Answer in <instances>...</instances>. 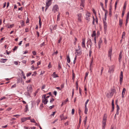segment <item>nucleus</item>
Wrapping results in <instances>:
<instances>
[{"label":"nucleus","instance_id":"1","mask_svg":"<svg viewBox=\"0 0 129 129\" xmlns=\"http://www.w3.org/2000/svg\"><path fill=\"white\" fill-rule=\"evenodd\" d=\"M107 115L106 114L104 115L102 121V129H105V126L106 125V121L107 120Z\"/></svg>","mask_w":129,"mask_h":129},{"label":"nucleus","instance_id":"2","mask_svg":"<svg viewBox=\"0 0 129 129\" xmlns=\"http://www.w3.org/2000/svg\"><path fill=\"white\" fill-rule=\"evenodd\" d=\"M80 49V47L79 46H78V49L75 50L76 52L75 53L76 55L79 56L80 55L82 54V50Z\"/></svg>","mask_w":129,"mask_h":129},{"label":"nucleus","instance_id":"3","mask_svg":"<svg viewBox=\"0 0 129 129\" xmlns=\"http://www.w3.org/2000/svg\"><path fill=\"white\" fill-rule=\"evenodd\" d=\"M27 93L28 94H30L33 91L32 87L31 85H28L27 87Z\"/></svg>","mask_w":129,"mask_h":129},{"label":"nucleus","instance_id":"4","mask_svg":"<svg viewBox=\"0 0 129 129\" xmlns=\"http://www.w3.org/2000/svg\"><path fill=\"white\" fill-rule=\"evenodd\" d=\"M46 94H44L42 96V102L45 105L47 104L48 102V99L46 98Z\"/></svg>","mask_w":129,"mask_h":129},{"label":"nucleus","instance_id":"5","mask_svg":"<svg viewBox=\"0 0 129 129\" xmlns=\"http://www.w3.org/2000/svg\"><path fill=\"white\" fill-rule=\"evenodd\" d=\"M77 17L78 21L79 22H81L82 21V14L80 13L77 15Z\"/></svg>","mask_w":129,"mask_h":129},{"label":"nucleus","instance_id":"6","mask_svg":"<svg viewBox=\"0 0 129 129\" xmlns=\"http://www.w3.org/2000/svg\"><path fill=\"white\" fill-rule=\"evenodd\" d=\"M90 13L88 12H87L86 13L85 19L87 20L88 21H90Z\"/></svg>","mask_w":129,"mask_h":129},{"label":"nucleus","instance_id":"7","mask_svg":"<svg viewBox=\"0 0 129 129\" xmlns=\"http://www.w3.org/2000/svg\"><path fill=\"white\" fill-rule=\"evenodd\" d=\"M58 6L56 5H55L53 7L52 9V11L54 13L56 11H57L58 10Z\"/></svg>","mask_w":129,"mask_h":129},{"label":"nucleus","instance_id":"8","mask_svg":"<svg viewBox=\"0 0 129 129\" xmlns=\"http://www.w3.org/2000/svg\"><path fill=\"white\" fill-rule=\"evenodd\" d=\"M112 51V49L111 48L109 49L108 52V57H110V59L111 60Z\"/></svg>","mask_w":129,"mask_h":129},{"label":"nucleus","instance_id":"9","mask_svg":"<svg viewBox=\"0 0 129 129\" xmlns=\"http://www.w3.org/2000/svg\"><path fill=\"white\" fill-rule=\"evenodd\" d=\"M53 0H47L46 2V5L48 7L50 6L52 4Z\"/></svg>","mask_w":129,"mask_h":129},{"label":"nucleus","instance_id":"10","mask_svg":"<svg viewBox=\"0 0 129 129\" xmlns=\"http://www.w3.org/2000/svg\"><path fill=\"white\" fill-rule=\"evenodd\" d=\"M88 45H90V47L91 48L92 45V43L91 42V40L90 39H89L88 40L87 42V46Z\"/></svg>","mask_w":129,"mask_h":129},{"label":"nucleus","instance_id":"11","mask_svg":"<svg viewBox=\"0 0 129 129\" xmlns=\"http://www.w3.org/2000/svg\"><path fill=\"white\" fill-rule=\"evenodd\" d=\"M103 22L104 29L105 30H106L107 27V23L104 20H103Z\"/></svg>","mask_w":129,"mask_h":129},{"label":"nucleus","instance_id":"12","mask_svg":"<svg viewBox=\"0 0 129 129\" xmlns=\"http://www.w3.org/2000/svg\"><path fill=\"white\" fill-rule=\"evenodd\" d=\"M85 39H82V47L84 48L85 47Z\"/></svg>","mask_w":129,"mask_h":129},{"label":"nucleus","instance_id":"13","mask_svg":"<svg viewBox=\"0 0 129 129\" xmlns=\"http://www.w3.org/2000/svg\"><path fill=\"white\" fill-rule=\"evenodd\" d=\"M126 91V89L125 88H124L123 89V90L122 92V98L124 97V95L125 94V92Z\"/></svg>","mask_w":129,"mask_h":129},{"label":"nucleus","instance_id":"14","mask_svg":"<svg viewBox=\"0 0 129 129\" xmlns=\"http://www.w3.org/2000/svg\"><path fill=\"white\" fill-rule=\"evenodd\" d=\"M85 0H81V3L80 4V6L84 7V3Z\"/></svg>","mask_w":129,"mask_h":129},{"label":"nucleus","instance_id":"15","mask_svg":"<svg viewBox=\"0 0 129 129\" xmlns=\"http://www.w3.org/2000/svg\"><path fill=\"white\" fill-rule=\"evenodd\" d=\"M52 76L54 78L58 77V76L56 74V73L55 72H53V73L52 74Z\"/></svg>","mask_w":129,"mask_h":129},{"label":"nucleus","instance_id":"16","mask_svg":"<svg viewBox=\"0 0 129 129\" xmlns=\"http://www.w3.org/2000/svg\"><path fill=\"white\" fill-rule=\"evenodd\" d=\"M105 17H104V19L105 20V21H106V18L107 17V15L108 14V11L106 10H105Z\"/></svg>","mask_w":129,"mask_h":129},{"label":"nucleus","instance_id":"17","mask_svg":"<svg viewBox=\"0 0 129 129\" xmlns=\"http://www.w3.org/2000/svg\"><path fill=\"white\" fill-rule=\"evenodd\" d=\"M102 42V41L101 40V39H100L99 41L98 42V46L99 47V48H100V46L101 45V44Z\"/></svg>","mask_w":129,"mask_h":129},{"label":"nucleus","instance_id":"18","mask_svg":"<svg viewBox=\"0 0 129 129\" xmlns=\"http://www.w3.org/2000/svg\"><path fill=\"white\" fill-rule=\"evenodd\" d=\"M93 63V59H91V62H90V70L91 71V70L92 68V63Z\"/></svg>","mask_w":129,"mask_h":129},{"label":"nucleus","instance_id":"19","mask_svg":"<svg viewBox=\"0 0 129 129\" xmlns=\"http://www.w3.org/2000/svg\"><path fill=\"white\" fill-rule=\"evenodd\" d=\"M126 5V2H125L124 4L122 11H125V9Z\"/></svg>","mask_w":129,"mask_h":129},{"label":"nucleus","instance_id":"20","mask_svg":"<svg viewBox=\"0 0 129 129\" xmlns=\"http://www.w3.org/2000/svg\"><path fill=\"white\" fill-rule=\"evenodd\" d=\"M96 32L95 31H93L92 33V34L91 36L93 37H95V36H96Z\"/></svg>","mask_w":129,"mask_h":129},{"label":"nucleus","instance_id":"21","mask_svg":"<svg viewBox=\"0 0 129 129\" xmlns=\"http://www.w3.org/2000/svg\"><path fill=\"white\" fill-rule=\"evenodd\" d=\"M112 111H113L114 108V100H112Z\"/></svg>","mask_w":129,"mask_h":129},{"label":"nucleus","instance_id":"22","mask_svg":"<svg viewBox=\"0 0 129 129\" xmlns=\"http://www.w3.org/2000/svg\"><path fill=\"white\" fill-rule=\"evenodd\" d=\"M114 69L112 68H109L108 72L111 73L114 71Z\"/></svg>","mask_w":129,"mask_h":129},{"label":"nucleus","instance_id":"23","mask_svg":"<svg viewBox=\"0 0 129 129\" xmlns=\"http://www.w3.org/2000/svg\"><path fill=\"white\" fill-rule=\"evenodd\" d=\"M67 59L68 62L69 63L70 62V60L69 56V55L67 56Z\"/></svg>","mask_w":129,"mask_h":129},{"label":"nucleus","instance_id":"24","mask_svg":"<svg viewBox=\"0 0 129 129\" xmlns=\"http://www.w3.org/2000/svg\"><path fill=\"white\" fill-rule=\"evenodd\" d=\"M85 108L84 113L85 114H87L88 111V109L87 106H85Z\"/></svg>","mask_w":129,"mask_h":129},{"label":"nucleus","instance_id":"25","mask_svg":"<svg viewBox=\"0 0 129 129\" xmlns=\"http://www.w3.org/2000/svg\"><path fill=\"white\" fill-rule=\"evenodd\" d=\"M122 52H120V53L119 56V62H120V60L122 58Z\"/></svg>","mask_w":129,"mask_h":129},{"label":"nucleus","instance_id":"26","mask_svg":"<svg viewBox=\"0 0 129 129\" xmlns=\"http://www.w3.org/2000/svg\"><path fill=\"white\" fill-rule=\"evenodd\" d=\"M123 77H120V84H121L122 80H123Z\"/></svg>","mask_w":129,"mask_h":129},{"label":"nucleus","instance_id":"27","mask_svg":"<svg viewBox=\"0 0 129 129\" xmlns=\"http://www.w3.org/2000/svg\"><path fill=\"white\" fill-rule=\"evenodd\" d=\"M125 37V32H123L122 36V38H124Z\"/></svg>","mask_w":129,"mask_h":129},{"label":"nucleus","instance_id":"28","mask_svg":"<svg viewBox=\"0 0 129 129\" xmlns=\"http://www.w3.org/2000/svg\"><path fill=\"white\" fill-rule=\"evenodd\" d=\"M25 112H26L28 111V106L27 105H26L25 106Z\"/></svg>","mask_w":129,"mask_h":129},{"label":"nucleus","instance_id":"29","mask_svg":"<svg viewBox=\"0 0 129 129\" xmlns=\"http://www.w3.org/2000/svg\"><path fill=\"white\" fill-rule=\"evenodd\" d=\"M22 122H24L26 121L25 117H23L21 119Z\"/></svg>","mask_w":129,"mask_h":129},{"label":"nucleus","instance_id":"30","mask_svg":"<svg viewBox=\"0 0 129 129\" xmlns=\"http://www.w3.org/2000/svg\"><path fill=\"white\" fill-rule=\"evenodd\" d=\"M21 74L23 77V78L24 79H25L26 78L25 76L24 75V72L23 71H22L21 72Z\"/></svg>","mask_w":129,"mask_h":129},{"label":"nucleus","instance_id":"31","mask_svg":"<svg viewBox=\"0 0 129 129\" xmlns=\"http://www.w3.org/2000/svg\"><path fill=\"white\" fill-rule=\"evenodd\" d=\"M122 24V20L120 19L119 20V24L121 26V25Z\"/></svg>","mask_w":129,"mask_h":129},{"label":"nucleus","instance_id":"32","mask_svg":"<svg viewBox=\"0 0 129 129\" xmlns=\"http://www.w3.org/2000/svg\"><path fill=\"white\" fill-rule=\"evenodd\" d=\"M87 116H86L85 117V118L84 120V124L85 125L86 123V121L87 120Z\"/></svg>","mask_w":129,"mask_h":129},{"label":"nucleus","instance_id":"33","mask_svg":"<svg viewBox=\"0 0 129 129\" xmlns=\"http://www.w3.org/2000/svg\"><path fill=\"white\" fill-rule=\"evenodd\" d=\"M21 26L22 27H23L24 26V22L23 20H22L21 21Z\"/></svg>","mask_w":129,"mask_h":129},{"label":"nucleus","instance_id":"34","mask_svg":"<svg viewBox=\"0 0 129 129\" xmlns=\"http://www.w3.org/2000/svg\"><path fill=\"white\" fill-rule=\"evenodd\" d=\"M30 122H31L34 123H36V121H35V120L34 119H30Z\"/></svg>","mask_w":129,"mask_h":129},{"label":"nucleus","instance_id":"35","mask_svg":"<svg viewBox=\"0 0 129 129\" xmlns=\"http://www.w3.org/2000/svg\"><path fill=\"white\" fill-rule=\"evenodd\" d=\"M80 118L79 119V126H80V125L81 123V116H80Z\"/></svg>","mask_w":129,"mask_h":129},{"label":"nucleus","instance_id":"36","mask_svg":"<svg viewBox=\"0 0 129 129\" xmlns=\"http://www.w3.org/2000/svg\"><path fill=\"white\" fill-rule=\"evenodd\" d=\"M60 117L61 118V120H63V118L64 117L63 115L62 114L61 115H60Z\"/></svg>","mask_w":129,"mask_h":129},{"label":"nucleus","instance_id":"37","mask_svg":"<svg viewBox=\"0 0 129 129\" xmlns=\"http://www.w3.org/2000/svg\"><path fill=\"white\" fill-rule=\"evenodd\" d=\"M54 101V99L53 98H52L50 101V103H52Z\"/></svg>","mask_w":129,"mask_h":129},{"label":"nucleus","instance_id":"38","mask_svg":"<svg viewBox=\"0 0 129 129\" xmlns=\"http://www.w3.org/2000/svg\"><path fill=\"white\" fill-rule=\"evenodd\" d=\"M89 100L88 99L87 100V101H86L85 103V106H87V105L88 103V102H89Z\"/></svg>","mask_w":129,"mask_h":129},{"label":"nucleus","instance_id":"39","mask_svg":"<svg viewBox=\"0 0 129 129\" xmlns=\"http://www.w3.org/2000/svg\"><path fill=\"white\" fill-rule=\"evenodd\" d=\"M60 17V13H59V14L57 16V20H59V18Z\"/></svg>","mask_w":129,"mask_h":129},{"label":"nucleus","instance_id":"40","mask_svg":"<svg viewBox=\"0 0 129 129\" xmlns=\"http://www.w3.org/2000/svg\"><path fill=\"white\" fill-rule=\"evenodd\" d=\"M6 97H5L4 96L2 97L0 99V101H1L3 99H6Z\"/></svg>","mask_w":129,"mask_h":129},{"label":"nucleus","instance_id":"41","mask_svg":"<svg viewBox=\"0 0 129 129\" xmlns=\"http://www.w3.org/2000/svg\"><path fill=\"white\" fill-rule=\"evenodd\" d=\"M31 74V72H29V73H28L27 74L26 76L27 77H28L30 76Z\"/></svg>","mask_w":129,"mask_h":129},{"label":"nucleus","instance_id":"42","mask_svg":"<svg viewBox=\"0 0 129 129\" xmlns=\"http://www.w3.org/2000/svg\"><path fill=\"white\" fill-rule=\"evenodd\" d=\"M113 94L114 92L111 91L110 93V95L111 96V97H112L113 96Z\"/></svg>","mask_w":129,"mask_h":129},{"label":"nucleus","instance_id":"43","mask_svg":"<svg viewBox=\"0 0 129 129\" xmlns=\"http://www.w3.org/2000/svg\"><path fill=\"white\" fill-rule=\"evenodd\" d=\"M6 61L4 59H2L1 60V62H2L4 63L6 62Z\"/></svg>","mask_w":129,"mask_h":129},{"label":"nucleus","instance_id":"44","mask_svg":"<svg viewBox=\"0 0 129 129\" xmlns=\"http://www.w3.org/2000/svg\"><path fill=\"white\" fill-rule=\"evenodd\" d=\"M74 109H72V115H73L74 113Z\"/></svg>","mask_w":129,"mask_h":129},{"label":"nucleus","instance_id":"45","mask_svg":"<svg viewBox=\"0 0 129 129\" xmlns=\"http://www.w3.org/2000/svg\"><path fill=\"white\" fill-rule=\"evenodd\" d=\"M74 89H73V90H72V98L74 96Z\"/></svg>","mask_w":129,"mask_h":129},{"label":"nucleus","instance_id":"46","mask_svg":"<svg viewBox=\"0 0 129 129\" xmlns=\"http://www.w3.org/2000/svg\"><path fill=\"white\" fill-rule=\"evenodd\" d=\"M32 53L34 55H36V53L35 51H33Z\"/></svg>","mask_w":129,"mask_h":129},{"label":"nucleus","instance_id":"47","mask_svg":"<svg viewBox=\"0 0 129 129\" xmlns=\"http://www.w3.org/2000/svg\"><path fill=\"white\" fill-rule=\"evenodd\" d=\"M120 77H123V73L121 71L120 73Z\"/></svg>","mask_w":129,"mask_h":129},{"label":"nucleus","instance_id":"48","mask_svg":"<svg viewBox=\"0 0 129 129\" xmlns=\"http://www.w3.org/2000/svg\"><path fill=\"white\" fill-rule=\"evenodd\" d=\"M31 118V117L30 116L29 117H25L26 120H30Z\"/></svg>","mask_w":129,"mask_h":129},{"label":"nucleus","instance_id":"49","mask_svg":"<svg viewBox=\"0 0 129 129\" xmlns=\"http://www.w3.org/2000/svg\"><path fill=\"white\" fill-rule=\"evenodd\" d=\"M100 5L102 7V8L103 9V10H104V9L103 7V4L102 3H100Z\"/></svg>","mask_w":129,"mask_h":129},{"label":"nucleus","instance_id":"50","mask_svg":"<svg viewBox=\"0 0 129 129\" xmlns=\"http://www.w3.org/2000/svg\"><path fill=\"white\" fill-rule=\"evenodd\" d=\"M41 24L42 23L41 21H39V27L40 28L41 27Z\"/></svg>","mask_w":129,"mask_h":129},{"label":"nucleus","instance_id":"51","mask_svg":"<svg viewBox=\"0 0 129 129\" xmlns=\"http://www.w3.org/2000/svg\"><path fill=\"white\" fill-rule=\"evenodd\" d=\"M14 26L13 24H11L8 27V28H11Z\"/></svg>","mask_w":129,"mask_h":129},{"label":"nucleus","instance_id":"52","mask_svg":"<svg viewBox=\"0 0 129 129\" xmlns=\"http://www.w3.org/2000/svg\"><path fill=\"white\" fill-rule=\"evenodd\" d=\"M44 43H45L44 42L42 44H41L40 45V47H42V46H44V45H45Z\"/></svg>","mask_w":129,"mask_h":129},{"label":"nucleus","instance_id":"53","mask_svg":"<svg viewBox=\"0 0 129 129\" xmlns=\"http://www.w3.org/2000/svg\"><path fill=\"white\" fill-rule=\"evenodd\" d=\"M58 53V52L57 51L56 52H54L52 54L53 55H56Z\"/></svg>","mask_w":129,"mask_h":129},{"label":"nucleus","instance_id":"54","mask_svg":"<svg viewBox=\"0 0 129 129\" xmlns=\"http://www.w3.org/2000/svg\"><path fill=\"white\" fill-rule=\"evenodd\" d=\"M17 47L16 46H15V47L14 48L13 50L14 51L16 50L17 49Z\"/></svg>","mask_w":129,"mask_h":129},{"label":"nucleus","instance_id":"55","mask_svg":"<svg viewBox=\"0 0 129 129\" xmlns=\"http://www.w3.org/2000/svg\"><path fill=\"white\" fill-rule=\"evenodd\" d=\"M54 105H53L52 106H50L49 107V109H51L52 108H53L54 107Z\"/></svg>","mask_w":129,"mask_h":129},{"label":"nucleus","instance_id":"56","mask_svg":"<svg viewBox=\"0 0 129 129\" xmlns=\"http://www.w3.org/2000/svg\"><path fill=\"white\" fill-rule=\"evenodd\" d=\"M116 107H117V110H119V107L118 105H117Z\"/></svg>","mask_w":129,"mask_h":129},{"label":"nucleus","instance_id":"57","mask_svg":"<svg viewBox=\"0 0 129 129\" xmlns=\"http://www.w3.org/2000/svg\"><path fill=\"white\" fill-rule=\"evenodd\" d=\"M66 15L68 17L69 16V13L68 12H66Z\"/></svg>","mask_w":129,"mask_h":129},{"label":"nucleus","instance_id":"58","mask_svg":"<svg viewBox=\"0 0 129 129\" xmlns=\"http://www.w3.org/2000/svg\"><path fill=\"white\" fill-rule=\"evenodd\" d=\"M125 11H122V17L123 16L124 13H125Z\"/></svg>","mask_w":129,"mask_h":129},{"label":"nucleus","instance_id":"59","mask_svg":"<svg viewBox=\"0 0 129 129\" xmlns=\"http://www.w3.org/2000/svg\"><path fill=\"white\" fill-rule=\"evenodd\" d=\"M92 53V51L91 49H90L89 51V55L90 56H91V54Z\"/></svg>","mask_w":129,"mask_h":129},{"label":"nucleus","instance_id":"60","mask_svg":"<svg viewBox=\"0 0 129 129\" xmlns=\"http://www.w3.org/2000/svg\"><path fill=\"white\" fill-rule=\"evenodd\" d=\"M61 68V67L60 66V64H58V70H59Z\"/></svg>","mask_w":129,"mask_h":129},{"label":"nucleus","instance_id":"61","mask_svg":"<svg viewBox=\"0 0 129 129\" xmlns=\"http://www.w3.org/2000/svg\"><path fill=\"white\" fill-rule=\"evenodd\" d=\"M30 81H31V80L30 79L26 81V82L27 83H29L30 82Z\"/></svg>","mask_w":129,"mask_h":129},{"label":"nucleus","instance_id":"62","mask_svg":"<svg viewBox=\"0 0 129 129\" xmlns=\"http://www.w3.org/2000/svg\"><path fill=\"white\" fill-rule=\"evenodd\" d=\"M16 87V84H14V85H12V87H11V88H14V87Z\"/></svg>","mask_w":129,"mask_h":129},{"label":"nucleus","instance_id":"63","mask_svg":"<svg viewBox=\"0 0 129 129\" xmlns=\"http://www.w3.org/2000/svg\"><path fill=\"white\" fill-rule=\"evenodd\" d=\"M61 88H63L64 87V84H62L61 85Z\"/></svg>","mask_w":129,"mask_h":129},{"label":"nucleus","instance_id":"64","mask_svg":"<svg viewBox=\"0 0 129 129\" xmlns=\"http://www.w3.org/2000/svg\"><path fill=\"white\" fill-rule=\"evenodd\" d=\"M35 127H31L29 129H35Z\"/></svg>","mask_w":129,"mask_h":129}]
</instances>
